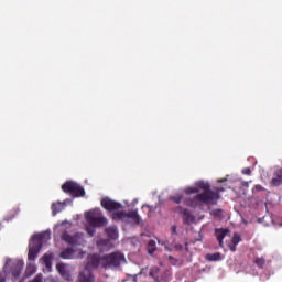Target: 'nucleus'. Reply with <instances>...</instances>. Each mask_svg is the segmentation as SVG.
<instances>
[{"instance_id":"ea45409f","label":"nucleus","mask_w":282,"mask_h":282,"mask_svg":"<svg viewBox=\"0 0 282 282\" xmlns=\"http://www.w3.org/2000/svg\"><path fill=\"white\" fill-rule=\"evenodd\" d=\"M170 259H173V257L170 256Z\"/></svg>"},{"instance_id":"5701e85b","label":"nucleus","mask_w":282,"mask_h":282,"mask_svg":"<svg viewBox=\"0 0 282 282\" xmlns=\"http://www.w3.org/2000/svg\"><path fill=\"white\" fill-rule=\"evenodd\" d=\"M206 261H220L221 260V253L215 252V253H207L205 256Z\"/></svg>"},{"instance_id":"f3484780","label":"nucleus","mask_w":282,"mask_h":282,"mask_svg":"<svg viewBox=\"0 0 282 282\" xmlns=\"http://www.w3.org/2000/svg\"><path fill=\"white\" fill-rule=\"evenodd\" d=\"M76 282H95V280L88 272H79Z\"/></svg>"},{"instance_id":"412c9836","label":"nucleus","mask_w":282,"mask_h":282,"mask_svg":"<svg viewBox=\"0 0 282 282\" xmlns=\"http://www.w3.org/2000/svg\"><path fill=\"white\" fill-rule=\"evenodd\" d=\"M59 257L62 259H72V257H74V249L72 248H66L64 249L61 253H59Z\"/></svg>"},{"instance_id":"9b49d317","label":"nucleus","mask_w":282,"mask_h":282,"mask_svg":"<svg viewBox=\"0 0 282 282\" xmlns=\"http://www.w3.org/2000/svg\"><path fill=\"white\" fill-rule=\"evenodd\" d=\"M56 269L65 281H74V278H72V272L69 271V269H67V265L58 263L56 265Z\"/></svg>"},{"instance_id":"2eb2a0df","label":"nucleus","mask_w":282,"mask_h":282,"mask_svg":"<svg viewBox=\"0 0 282 282\" xmlns=\"http://www.w3.org/2000/svg\"><path fill=\"white\" fill-rule=\"evenodd\" d=\"M129 219H132L134 224H140V215L138 214V209L131 210L129 213H126V221H129Z\"/></svg>"},{"instance_id":"c9c22d12","label":"nucleus","mask_w":282,"mask_h":282,"mask_svg":"<svg viewBox=\"0 0 282 282\" xmlns=\"http://www.w3.org/2000/svg\"><path fill=\"white\" fill-rule=\"evenodd\" d=\"M213 193H218L219 195V193H224V188H216V191H213Z\"/></svg>"},{"instance_id":"b1692460","label":"nucleus","mask_w":282,"mask_h":282,"mask_svg":"<svg viewBox=\"0 0 282 282\" xmlns=\"http://www.w3.org/2000/svg\"><path fill=\"white\" fill-rule=\"evenodd\" d=\"M254 265L259 268L260 270H263L265 268V258L263 257H256L253 260Z\"/></svg>"},{"instance_id":"dca6fc26","label":"nucleus","mask_w":282,"mask_h":282,"mask_svg":"<svg viewBox=\"0 0 282 282\" xmlns=\"http://www.w3.org/2000/svg\"><path fill=\"white\" fill-rule=\"evenodd\" d=\"M76 282H95V280L88 272H79Z\"/></svg>"},{"instance_id":"423d86ee","label":"nucleus","mask_w":282,"mask_h":282,"mask_svg":"<svg viewBox=\"0 0 282 282\" xmlns=\"http://www.w3.org/2000/svg\"><path fill=\"white\" fill-rule=\"evenodd\" d=\"M124 263H127V258L120 251H115L107 256V268H110V270H120V265Z\"/></svg>"},{"instance_id":"20e7f679","label":"nucleus","mask_w":282,"mask_h":282,"mask_svg":"<svg viewBox=\"0 0 282 282\" xmlns=\"http://www.w3.org/2000/svg\"><path fill=\"white\" fill-rule=\"evenodd\" d=\"M23 265H25L23 260L9 259L7 260L3 270L7 274H11L13 279L17 281V279L21 276V272H23Z\"/></svg>"},{"instance_id":"f257e3e1","label":"nucleus","mask_w":282,"mask_h":282,"mask_svg":"<svg viewBox=\"0 0 282 282\" xmlns=\"http://www.w3.org/2000/svg\"><path fill=\"white\" fill-rule=\"evenodd\" d=\"M184 193L185 195H195L193 198L184 200L185 206H189V208L215 206L221 199V195L218 192L210 189V183L204 181L196 182L194 187H186Z\"/></svg>"},{"instance_id":"aec40b11","label":"nucleus","mask_w":282,"mask_h":282,"mask_svg":"<svg viewBox=\"0 0 282 282\" xmlns=\"http://www.w3.org/2000/svg\"><path fill=\"white\" fill-rule=\"evenodd\" d=\"M171 276H172L171 270L166 269L160 273L159 282H169V281H171Z\"/></svg>"},{"instance_id":"cd10ccee","label":"nucleus","mask_w":282,"mask_h":282,"mask_svg":"<svg viewBox=\"0 0 282 282\" xmlns=\"http://www.w3.org/2000/svg\"><path fill=\"white\" fill-rule=\"evenodd\" d=\"M242 239H241V235L239 234H234L232 239H231V243H234L235 246H239V243H241Z\"/></svg>"},{"instance_id":"393cba45","label":"nucleus","mask_w":282,"mask_h":282,"mask_svg":"<svg viewBox=\"0 0 282 282\" xmlns=\"http://www.w3.org/2000/svg\"><path fill=\"white\" fill-rule=\"evenodd\" d=\"M148 254H153L155 250H158V246L155 245V240H149L148 242Z\"/></svg>"},{"instance_id":"2f4dec72","label":"nucleus","mask_w":282,"mask_h":282,"mask_svg":"<svg viewBox=\"0 0 282 282\" xmlns=\"http://www.w3.org/2000/svg\"><path fill=\"white\" fill-rule=\"evenodd\" d=\"M30 282H43V275L39 274L33 280H31Z\"/></svg>"},{"instance_id":"4468645a","label":"nucleus","mask_w":282,"mask_h":282,"mask_svg":"<svg viewBox=\"0 0 282 282\" xmlns=\"http://www.w3.org/2000/svg\"><path fill=\"white\" fill-rule=\"evenodd\" d=\"M107 239L116 241L118 239V226H111L107 228Z\"/></svg>"},{"instance_id":"72a5a7b5","label":"nucleus","mask_w":282,"mask_h":282,"mask_svg":"<svg viewBox=\"0 0 282 282\" xmlns=\"http://www.w3.org/2000/svg\"><path fill=\"white\" fill-rule=\"evenodd\" d=\"M229 250H230V252H237V245H235V243H230L229 245Z\"/></svg>"},{"instance_id":"7c9ffc66","label":"nucleus","mask_w":282,"mask_h":282,"mask_svg":"<svg viewBox=\"0 0 282 282\" xmlns=\"http://www.w3.org/2000/svg\"><path fill=\"white\" fill-rule=\"evenodd\" d=\"M170 199L172 202H174V204H181L182 199H183V196L182 195H180V196H172V197H170Z\"/></svg>"},{"instance_id":"58836bf2","label":"nucleus","mask_w":282,"mask_h":282,"mask_svg":"<svg viewBox=\"0 0 282 282\" xmlns=\"http://www.w3.org/2000/svg\"><path fill=\"white\" fill-rule=\"evenodd\" d=\"M219 182H226V180H220Z\"/></svg>"},{"instance_id":"a211bd4d","label":"nucleus","mask_w":282,"mask_h":282,"mask_svg":"<svg viewBox=\"0 0 282 282\" xmlns=\"http://www.w3.org/2000/svg\"><path fill=\"white\" fill-rule=\"evenodd\" d=\"M52 213L53 215H58V213H62L65 209V204L58 202L52 204Z\"/></svg>"},{"instance_id":"ddd939ff","label":"nucleus","mask_w":282,"mask_h":282,"mask_svg":"<svg viewBox=\"0 0 282 282\" xmlns=\"http://www.w3.org/2000/svg\"><path fill=\"white\" fill-rule=\"evenodd\" d=\"M120 208H122V204L112 200L110 198H107V212L108 213H115L116 210H120Z\"/></svg>"},{"instance_id":"f704fd0d","label":"nucleus","mask_w":282,"mask_h":282,"mask_svg":"<svg viewBox=\"0 0 282 282\" xmlns=\"http://www.w3.org/2000/svg\"><path fill=\"white\" fill-rule=\"evenodd\" d=\"M101 206L105 208V210H107V198L101 199Z\"/></svg>"},{"instance_id":"6ab92c4d","label":"nucleus","mask_w":282,"mask_h":282,"mask_svg":"<svg viewBox=\"0 0 282 282\" xmlns=\"http://www.w3.org/2000/svg\"><path fill=\"white\" fill-rule=\"evenodd\" d=\"M149 276H151L155 282H160V268L152 267L149 271Z\"/></svg>"},{"instance_id":"7ed1b4c3","label":"nucleus","mask_w":282,"mask_h":282,"mask_svg":"<svg viewBox=\"0 0 282 282\" xmlns=\"http://www.w3.org/2000/svg\"><path fill=\"white\" fill-rule=\"evenodd\" d=\"M86 232L89 237L96 235V228H102L107 224V218L102 216V212L98 208L91 209L85 214Z\"/></svg>"},{"instance_id":"c756f323","label":"nucleus","mask_w":282,"mask_h":282,"mask_svg":"<svg viewBox=\"0 0 282 282\" xmlns=\"http://www.w3.org/2000/svg\"><path fill=\"white\" fill-rule=\"evenodd\" d=\"M133 281L134 282H147V276L142 275V273H139V274L134 275Z\"/></svg>"},{"instance_id":"6e6552de","label":"nucleus","mask_w":282,"mask_h":282,"mask_svg":"<svg viewBox=\"0 0 282 282\" xmlns=\"http://www.w3.org/2000/svg\"><path fill=\"white\" fill-rule=\"evenodd\" d=\"M62 241H65L69 246H80V241H83V238L80 237V234L69 235L67 232H64L62 235Z\"/></svg>"},{"instance_id":"f8f14e48","label":"nucleus","mask_w":282,"mask_h":282,"mask_svg":"<svg viewBox=\"0 0 282 282\" xmlns=\"http://www.w3.org/2000/svg\"><path fill=\"white\" fill-rule=\"evenodd\" d=\"M110 218L112 221H127V212L124 210H116L110 213Z\"/></svg>"},{"instance_id":"0eeeda50","label":"nucleus","mask_w":282,"mask_h":282,"mask_svg":"<svg viewBox=\"0 0 282 282\" xmlns=\"http://www.w3.org/2000/svg\"><path fill=\"white\" fill-rule=\"evenodd\" d=\"M41 248H43V236L39 235L33 238V240L29 243V261H36L39 257V252H41Z\"/></svg>"},{"instance_id":"f03ea898","label":"nucleus","mask_w":282,"mask_h":282,"mask_svg":"<svg viewBox=\"0 0 282 282\" xmlns=\"http://www.w3.org/2000/svg\"><path fill=\"white\" fill-rule=\"evenodd\" d=\"M97 249L99 250V253H94L88 256V262L85 265V270L82 272H87L90 276H94L91 274V270H96L98 265H102V268H107V239H99L97 240Z\"/></svg>"},{"instance_id":"473e14b6","label":"nucleus","mask_w":282,"mask_h":282,"mask_svg":"<svg viewBox=\"0 0 282 282\" xmlns=\"http://www.w3.org/2000/svg\"><path fill=\"white\" fill-rule=\"evenodd\" d=\"M243 175H251L252 174V170H250V167H246L242 170Z\"/></svg>"},{"instance_id":"1a4fd4ad","label":"nucleus","mask_w":282,"mask_h":282,"mask_svg":"<svg viewBox=\"0 0 282 282\" xmlns=\"http://www.w3.org/2000/svg\"><path fill=\"white\" fill-rule=\"evenodd\" d=\"M214 235L219 243L220 248H224V239H226V237L228 235H230V229L228 228H215L214 230Z\"/></svg>"},{"instance_id":"4c0bfd02","label":"nucleus","mask_w":282,"mask_h":282,"mask_svg":"<svg viewBox=\"0 0 282 282\" xmlns=\"http://www.w3.org/2000/svg\"><path fill=\"white\" fill-rule=\"evenodd\" d=\"M175 230H177V228H176V227H173V232H175Z\"/></svg>"},{"instance_id":"e433bc0d","label":"nucleus","mask_w":282,"mask_h":282,"mask_svg":"<svg viewBox=\"0 0 282 282\" xmlns=\"http://www.w3.org/2000/svg\"><path fill=\"white\" fill-rule=\"evenodd\" d=\"M0 282H6V280H3V278H0Z\"/></svg>"},{"instance_id":"39448f33","label":"nucleus","mask_w":282,"mask_h":282,"mask_svg":"<svg viewBox=\"0 0 282 282\" xmlns=\"http://www.w3.org/2000/svg\"><path fill=\"white\" fill-rule=\"evenodd\" d=\"M62 191L70 197H85V188L74 181H67L62 185Z\"/></svg>"},{"instance_id":"4be33fe9","label":"nucleus","mask_w":282,"mask_h":282,"mask_svg":"<svg viewBox=\"0 0 282 282\" xmlns=\"http://www.w3.org/2000/svg\"><path fill=\"white\" fill-rule=\"evenodd\" d=\"M36 273V265L34 263H28L25 269V276L30 278Z\"/></svg>"},{"instance_id":"c85d7f7f","label":"nucleus","mask_w":282,"mask_h":282,"mask_svg":"<svg viewBox=\"0 0 282 282\" xmlns=\"http://www.w3.org/2000/svg\"><path fill=\"white\" fill-rule=\"evenodd\" d=\"M271 183H272L273 186H281V184H282V176L278 174L276 176H274L272 178Z\"/></svg>"},{"instance_id":"bb28decb","label":"nucleus","mask_w":282,"mask_h":282,"mask_svg":"<svg viewBox=\"0 0 282 282\" xmlns=\"http://www.w3.org/2000/svg\"><path fill=\"white\" fill-rule=\"evenodd\" d=\"M210 215H212V217H216L217 219H221V217H224V209H212Z\"/></svg>"},{"instance_id":"a878e982","label":"nucleus","mask_w":282,"mask_h":282,"mask_svg":"<svg viewBox=\"0 0 282 282\" xmlns=\"http://www.w3.org/2000/svg\"><path fill=\"white\" fill-rule=\"evenodd\" d=\"M42 261H43L45 268H47V269L52 268V256L44 254L42 258Z\"/></svg>"},{"instance_id":"9d476101","label":"nucleus","mask_w":282,"mask_h":282,"mask_svg":"<svg viewBox=\"0 0 282 282\" xmlns=\"http://www.w3.org/2000/svg\"><path fill=\"white\" fill-rule=\"evenodd\" d=\"M178 210L182 215L183 224L185 226H191V224H195V215H193L191 210L183 209L182 207H178Z\"/></svg>"}]
</instances>
